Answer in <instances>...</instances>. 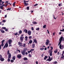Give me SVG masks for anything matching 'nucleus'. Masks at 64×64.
Masks as SVG:
<instances>
[{"instance_id":"nucleus-1","label":"nucleus","mask_w":64,"mask_h":64,"mask_svg":"<svg viewBox=\"0 0 64 64\" xmlns=\"http://www.w3.org/2000/svg\"><path fill=\"white\" fill-rule=\"evenodd\" d=\"M61 43V42H59L58 43V46H59V48L60 49H63L64 48V45H62L60 44Z\"/></svg>"},{"instance_id":"nucleus-17","label":"nucleus","mask_w":64,"mask_h":64,"mask_svg":"<svg viewBox=\"0 0 64 64\" xmlns=\"http://www.w3.org/2000/svg\"><path fill=\"white\" fill-rule=\"evenodd\" d=\"M28 31V30H27L26 29H24V32H25L26 33H27V32Z\"/></svg>"},{"instance_id":"nucleus-4","label":"nucleus","mask_w":64,"mask_h":64,"mask_svg":"<svg viewBox=\"0 0 64 64\" xmlns=\"http://www.w3.org/2000/svg\"><path fill=\"white\" fill-rule=\"evenodd\" d=\"M46 41V42L45 43L46 45H48V44L50 43V41H49V40L47 39Z\"/></svg>"},{"instance_id":"nucleus-31","label":"nucleus","mask_w":64,"mask_h":64,"mask_svg":"<svg viewBox=\"0 0 64 64\" xmlns=\"http://www.w3.org/2000/svg\"><path fill=\"white\" fill-rule=\"evenodd\" d=\"M44 48H40V50H44Z\"/></svg>"},{"instance_id":"nucleus-43","label":"nucleus","mask_w":64,"mask_h":64,"mask_svg":"<svg viewBox=\"0 0 64 64\" xmlns=\"http://www.w3.org/2000/svg\"><path fill=\"white\" fill-rule=\"evenodd\" d=\"M8 62H10V58H8Z\"/></svg>"},{"instance_id":"nucleus-32","label":"nucleus","mask_w":64,"mask_h":64,"mask_svg":"<svg viewBox=\"0 0 64 64\" xmlns=\"http://www.w3.org/2000/svg\"><path fill=\"white\" fill-rule=\"evenodd\" d=\"M32 23L33 24H37V22H32Z\"/></svg>"},{"instance_id":"nucleus-10","label":"nucleus","mask_w":64,"mask_h":64,"mask_svg":"<svg viewBox=\"0 0 64 64\" xmlns=\"http://www.w3.org/2000/svg\"><path fill=\"white\" fill-rule=\"evenodd\" d=\"M21 53L23 55H25V52L24 51H22Z\"/></svg>"},{"instance_id":"nucleus-30","label":"nucleus","mask_w":64,"mask_h":64,"mask_svg":"<svg viewBox=\"0 0 64 64\" xmlns=\"http://www.w3.org/2000/svg\"><path fill=\"white\" fill-rule=\"evenodd\" d=\"M58 6H59L60 7L61 6H62V3H60V4H58Z\"/></svg>"},{"instance_id":"nucleus-24","label":"nucleus","mask_w":64,"mask_h":64,"mask_svg":"<svg viewBox=\"0 0 64 64\" xmlns=\"http://www.w3.org/2000/svg\"><path fill=\"white\" fill-rule=\"evenodd\" d=\"M18 33L20 34H22V30H20L18 32Z\"/></svg>"},{"instance_id":"nucleus-20","label":"nucleus","mask_w":64,"mask_h":64,"mask_svg":"<svg viewBox=\"0 0 64 64\" xmlns=\"http://www.w3.org/2000/svg\"><path fill=\"white\" fill-rule=\"evenodd\" d=\"M0 60H1V61H3L4 60V58H2L0 59Z\"/></svg>"},{"instance_id":"nucleus-22","label":"nucleus","mask_w":64,"mask_h":64,"mask_svg":"<svg viewBox=\"0 0 64 64\" xmlns=\"http://www.w3.org/2000/svg\"><path fill=\"white\" fill-rule=\"evenodd\" d=\"M16 58V56H14L12 57V59L14 60H15V59H16V58Z\"/></svg>"},{"instance_id":"nucleus-6","label":"nucleus","mask_w":64,"mask_h":64,"mask_svg":"<svg viewBox=\"0 0 64 64\" xmlns=\"http://www.w3.org/2000/svg\"><path fill=\"white\" fill-rule=\"evenodd\" d=\"M63 38V37L62 36L60 37V38L59 40L60 41V42H62V41Z\"/></svg>"},{"instance_id":"nucleus-34","label":"nucleus","mask_w":64,"mask_h":64,"mask_svg":"<svg viewBox=\"0 0 64 64\" xmlns=\"http://www.w3.org/2000/svg\"><path fill=\"white\" fill-rule=\"evenodd\" d=\"M2 0H0V5H2L1 3H2Z\"/></svg>"},{"instance_id":"nucleus-40","label":"nucleus","mask_w":64,"mask_h":64,"mask_svg":"<svg viewBox=\"0 0 64 64\" xmlns=\"http://www.w3.org/2000/svg\"><path fill=\"white\" fill-rule=\"evenodd\" d=\"M53 59V58L52 57L51 58L50 60V61L49 62H50L51 60H52Z\"/></svg>"},{"instance_id":"nucleus-36","label":"nucleus","mask_w":64,"mask_h":64,"mask_svg":"<svg viewBox=\"0 0 64 64\" xmlns=\"http://www.w3.org/2000/svg\"><path fill=\"white\" fill-rule=\"evenodd\" d=\"M0 9H3V7L2 6H0Z\"/></svg>"},{"instance_id":"nucleus-47","label":"nucleus","mask_w":64,"mask_h":64,"mask_svg":"<svg viewBox=\"0 0 64 64\" xmlns=\"http://www.w3.org/2000/svg\"><path fill=\"white\" fill-rule=\"evenodd\" d=\"M29 57H32V56L31 55V54H29Z\"/></svg>"},{"instance_id":"nucleus-13","label":"nucleus","mask_w":64,"mask_h":64,"mask_svg":"<svg viewBox=\"0 0 64 64\" xmlns=\"http://www.w3.org/2000/svg\"><path fill=\"white\" fill-rule=\"evenodd\" d=\"M11 42H12V40H8V44H11Z\"/></svg>"},{"instance_id":"nucleus-56","label":"nucleus","mask_w":64,"mask_h":64,"mask_svg":"<svg viewBox=\"0 0 64 64\" xmlns=\"http://www.w3.org/2000/svg\"><path fill=\"white\" fill-rule=\"evenodd\" d=\"M2 5H3L4 3V2H2Z\"/></svg>"},{"instance_id":"nucleus-38","label":"nucleus","mask_w":64,"mask_h":64,"mask_svg":"<svg viewBox=\"0 0 64 64\" xmlns=\"http://www.w3.org/2000/svg\"><path fill=\"white\" fill-rule=\"evenodd\" d=\"M40 29V28H38L36 29V30H37V31H39Z\"/></svg>"},{"instance_id":"nucleus-5","label":"nucleus","mask_w":64,"mask_h":64,"mask_svg":"<svg viewBox=\"0 0 64 64\" xmlns=\"http://www.w3.org/2000/svg\"><path fill=\"white\" fill-rule=\"evenodd\" d=\"M18 45L20 47H22L23 46V45L22 43H21L20 42H18Z\"/></svg>"},{"instance_id":"nucleus-49","label":"nucleus","mask_w":64,"mask_h":64,"mask_svg":"<svg viewBox=\"0 0 64 64\" xmlns=\"http://www.w3.org/2000/svg\"><path fill=\"white\" fill-rule=\"evenodd\" d=\"M1 46H2V47H3V46H4L3 43H2Z\"/></svg>"},{"instance_id":"nucleus-61","label":"nucleus","mask_w":64,"mask_h":64,"mask_svg":"<svg viewBox=\"0 0 64 64\" xmlns=\"http://www.w3.org/2000/svg\"><path fill=\"white\" fill-rule=\"evenodd\" d=\"M36 64H38V62H37V61H36Z\"/></svg>"},{"instance_id":"nucleus-39","label":"nucleus","mask_w":64,"mask_h":64,"mask_svg":"<svg viewBox=\"0 0 64 64\" xmlns=\"http://www.w3.org/2000/svg\"><path fill=\"white\" fill-rule=\"evenodd\" d=\"M53 18H54V19H56V18H57L58 17L57 16L56 17V18L55 17V16H54V15H53Z\"/></svg>"},{"instance_id":"nucleus-52","label":"nucleus","mask_w":64,"mask_h":64,"mask_svg":"<svg viewBox=\"0 0 64 64\" xmlns=\"http://www.w3.org/2000/svg\"><path fill=\"white\" fill-rule=\"evenodd\" d=\"M4 41H5V40H2V43H3V42H4Z\"/></svg>"},{"instance_id":"nucleus-37","label":"nucleus","mask_w":64,"mask_h":64,"mask_svg":"<svg viewBox=\"0 0 64 64\" xmlns=\"http://www.w3.org/2000/svg\"><path fill=\"white\" fill-rule=\"evenodd\" d=\"M11 8H8V9H6V10H11Z\"/></svg>"},{"instance_id":"nucleus-54","label":"nucleus","mask_w":64,"mask_h":64,"mask_svg":"<svg viewBox=\"0 0 64 64\" xmlns=\"http://www.w3.org/2000/svg\"><path fill=\"white\" fill-rule=\"evenodd\" d=\"M57 62L56 61L54 62V64H57Z\"/></svg>"},{"instance_id":"nucleus-57","label":"nucleus","mask_w":64,"mask_h":64,"mask_svg":"<svg viewBox=\"0 0 64 64\" xmlns=\"http://www.w3.org/2000/svg\"><path fill=\"white\" fill-rule=\"evenodd\" d=\"M2 55H1V54H0V59L2 58Z\"/></svg>"},{"instance_id":"nucleus-14","label":"nucleus","mask_w":64,"mask_h":64,"mask_svg":"<svg viewBox=\"0 0 64 64\" xmlns=\"http://www.w3.org/2000/svg\"><path fill=\"white\" fill-rule=\"evenodd\" d=\"M50 56H52V51H50Z\"/></svg>"},{"instance_id":"nucleus-46","label":"nucleus","mask_w":64,"mask_h":64,"mask_svg":"<svg viewBox=\"0 0 64 64\" xmlns=\"http://www.w3.org/2000/svg\"><path fill=\"white\" fill-rule=\"evenodd\" d=\"M5 31H6V32H7V31H8V29L6 28V29L5 30Z\"/></svg>"},{"instance_id":"nucleus-63","label":"nucleus","mask_w":64,"mask_h":64,"mask_svg":"<svg viewBox=\"0 0 64 64\" xmlns=\"http://www.w3.org/2000/svg\"><path fill=\"white\" fill-rule=\"evenodd\" d=\"M47 48H44V50H47Z\"/></svg>"},{"instance_id":"nucleus-11","label":"nucleus","mask_w":64,"mask_h":64,"mask_svg":"<svg viewBox=\"0 0 64 64\" xmlns=\"http://www.w3.org/2000/svg\"><path fill=\"white\" fill-rule=\"evenodd\" d=\"M0 31H1V32L2 33H5V31L3 30H2V28L0 29Z\"/></svg>"},{"instance_id":"nucleus-48","label":"nucleus","mask_w":64,"mask_h":64,"mask_svg":"<svg viewBox=\"0 0 64 64\" xmlns=\"http://www.w3.org/2000/svg\"><path fill=\"white\" fill-rule=\"evenodd\" d=\"M32 38V36H30L28 37L29 39H31V38Z\"/></svg>"},{"instance_id":"nucleus-59","label":"nucleus","mask_w":64,"mask_h":64,"mask_svg":"<svg viewBox=\"0 0 64 64\" xmlns=\"http://www.w3.org/2000/svg\"><path fill=\"white\" fill-rule=\"evenodd\" d=\"M2 22H4H4H5V20H3L2 21Z\"/></svg>"},{"instance_id":"nucleus-28","label":"nucleus","mask_w":64,"mask_h":64,"mask_svg":"<svg viewBox=\"0 0 64 64\" xmlns=\"http://www.w3.org/2000/svg\"><path fill=\"white\" fill-rule=\"evenodd\" d=\"M22 46L23 47H26V44L24 43L23 45H22Z\"/></svg>"},{"instance_id":"nucleus-3","label":"nucleus","mask_w":64,"mask_h":64,"mask_svg":"<svg viewBox=\"0 0 64 64\" xmlns=\"http://www.w3.org/2000/svg\"><path fill=\"white\" fill-rule=\"evenodd\" d=\"M8 46V42H7L6 43L4 46L3 49H5L6 47V48H7Z\"/></svg>"},{"instance_id":"nucleus-45","label":"nucleus","mask_w":64,"mask_h":64,"mask_svg":"<svg viewBox=\"0 0 64 64\" xmlns=\"http://www.w3.org/2000/svg\"><path fill=\"white\" fill-rule=\"evenodd\" d=\"M61 58L62 59H63H63H64V55L63 56H61Z\"/></svg>"},{"instance_id":"nucleus-25","label":"nucleus","mask_w":64,"mask_h":64,"mask_svg":"<svg viewBox=\"0 0 64 64\" xmlns=\"http://www.w3.org/2000/svg\"><path fill=\"white\" fill-rule=\"evenodd\" d=\"M26 50H27V48H24L22 51H24V52H26Z\"/></svg>"},{"instance_id":"nucleus-51","label":"nucleus","mask_w":64,"mask_h":64,"mask_svg":"<svg viewBox=\"0 0 64 64\" xmlns=\"http://www.w3.org/2000/svg\"><path fill=\"white\" fill-rule=\"evenodd\" d=\"M38 5V4H35L34 5V6H37Z\"/></svg>"},{"instance_id":"nucleus-33","label":"nucleus","mask_w":64,"mask_h":64,"mask_svg":"<svg viewBox=\"0 0 64 64\" xmlns=\"http://www.w3.org/2000/svg\"><path fill=\"white\" fill-rule=\"evenodd\" d=\"M7 54L8 55H9V53H10V51H9V50H8V51L7 52Z\"/></svg>"},{"instance_id":"nucleus-62","label":"nucleus","mask_w":64,"mask_h":64,"mask_svg":"<svg viewBox=\"0 0 64 64\" xmlns=\"http://www.w3.org/2000/svg\"><path fill=\"white\" fill-rule=\"evenodd\" d=\"M17 51H18L19 53L20 52V50H17Z\"/></svg>"},{"instance_id":"nucleus-35","label":"nucleus","mask_w":64,"mask_h":64,"mask_svg":"<svg viewBox=\"0 0 64 64\" xmlns=\"http://www.w3.org/2000/svg\"><path fill=\"white\" fill-rule=\"evenodd\" d=\"M26 8L27 10H29V6H27L26 7Z\"/></svg>"},{"instance_id":"nucleus-44","label":"nucleus","mask_w":64,"mask_h":64,"mask_svg":"<svg viewBox=\"0 0 64 64\" xmlns=\"http://www.w3.org/2000/svg\"><path fill=\"white\" fill-rule=\"evenodd\" d=\"M10 62L12 63H13V62H14V60H10Z\"/></svg>"},{"instance_id":"nucleus-58","label":"nucleus","mask_w":64,"mask_h":64,"mask_svg":"<svg viewBox=\"0 0 64 64\" xmlns=\"http://www.w3.org/2000/svg\"><path fill=\"white\" fill-rule=\"evenodd\" d=\"M31 30H34V28H33V27H32L31 28Z\"/></svg>"},{"instance_id":"nucleus-53","label":"nucleus","mask_w":64,"mask_h":64,"mask_svg":"<svg viewBox=\"0 0 64 64\" xmlns=\"http://www.w3.org/2000/svg\"><path fill=\"white\" fill-rule=\"evenodd\" d=\"M25 54H26V55H28V52H25Z\"/></svg>"},{"instance_id":"nucleus-27","label":"nucleus","mask_w":64,"mask_h":64,"mask_svg":"<svg viewBox=\"0 0 64 64\" xmlns=\"http://www.w3.org/2000/svg\"><path fill=\"white\" fill-rule=\"evenodd\" d=\"M15 4H16V2H14L13 3V6L15 7Z\"/></svg>"},{"instance_id":"nucleus-55","label":"nucleus","mask_w":64,"mask_h":64,"mask_svg":"<svg viewBox=\"0 0 64 64\" xmlns=\"http://www.w3.org/2000/svg\"><path fill=\"white\" fill-rule=\"evenodd\" d=\"M60 31H64V29H63H63H62V30H60Z\"/></svg>"},{"instance_id":"nucleus-42","label":"nucleus","mask_w":64,"mask_h":64,"mask_svg":"<svg viewBox=\"0 0 64 64\" xmlns=\"http://www.w3.org/2000/svg\"><path fill=\"white\" fill-rule=\"evenodd\" d=\"M14 35H15V36L16 35H18V32H16V33H14Z\"/></svg>"},{"instance_id":"nucleus-50","label":"nucleus","mask_w":64,"mask_h":64,"mask_svg":"<svg viewBox=\"0 0 64 64\" xmlns=\"http://www.w3.org/2000/svg\"><path fill=\"white\" fill-rule=\"evenodd\" d=\"M2 28L5 30V29H6V28L5 27H2Z\"/></svg>"},{"instance_id":"nucleus-9","label":"nucleus","mask_w":64,"mask_h":64,"mask_svg":"<svg viewBox=\"0 0 64 64\" xmlns=\"http://www.w3.org/2000/svg\"><path fill=\"white\" fill-rule=\"evenodd\" d=\"M28 33L29 36L31 35V31H30V30H28Z\"/></svg>"},{"instance_id":"nucleus-18","label":"nucleus","mask_w":64,"mask_h":64,"mask_svg":"<svg viewBox=\"0 0 64 64\" xmlns=\"http://www.w3.org/2000/svg\"><path fill=\"white\" fill-rule=\"evenodd\" d=\"M11 54L10 53L9 54L8 58H11Z\"/></svg>"},{"instance_id":"nucleus-41","label":"nucleus","mask_w":64,"mask_h":64,"mask_svg":"<svg viewBox=\"0 0 64 64\" xmlns=\"http://www.w3.org/2000/svg\"><path fill=\"white\" fill-rule=\"evenodd\" d=\"M46 24H45L43 26V27L44 28H45V27H46Z\"/></svg>"},{"instance_id":"nucleus-7","label":"nucleus","mask_w":64,"mask_h":64,"mask_svg":"<svg viewBox=\"0 0 64 64\" xmlns=\"http://www.w3.org/2000/svg\"><path fill=\"white\" fill-rule=\"evenodd\" d=\"M20 55H21V54H19L17 55V58H18V59H20V58H21V57H22V56Z\"/></svg>"},{"instance_id":"nucleus-15","label":"nucleus","mask_w":64,"mask_h":64,"mask_svg":"<svg viewBox=\"0 0 64 64\" xmlns=\"http://www.w3.org/2000/svg\"><path fill=\"white\" fill-rule=\"evenodd\" d=\"M25 41H27V40H28V37H27V36H25Z\"/></svg>"},{"instance_id":"nucleus-60","label":"nucleus","mask_w":64,"mask_h":64,"mask_svg":"<svg viewBox=\"0 0 64 64\" xmlns=\"http://www.w3.org/2000/svg\"><path fill=\"white\" fill-rule=\"evenodd\" d=\"M47 31L48 32V34H49V32L48 30H47Z\"/></svg>"},{"instance_id":"nucleus-8","label":"nucleus","mask_w":64,"mask_h":64,"mask_svg":"<svg viewBox=\"0 0 64 64\" xmlns=\"http://www.w3.org/2000/svg\"><path fill=\"white\" fill-rule=\"evenodd\" d=\"M24 38V37L23 36H21L20 37V40H21V41L22 42L23 41V39Z\"/></svg>"},{"instance_id":"nucleus-64","label":"nucleus","mask_w":64,"mask_h":64,"mask_svg":"<svg viewBox=\"0 0 64 64\" xmlns=\"http://www.w3.org/2000/svg\"><path fill=\"white\" fill-rule=\"evenodd\" d=\"M31 51H34V49H31V50H30Z\"/></svg>"},{"instance_id":"nucleus-21","label":"nucleus","mask_w":64,"mask_h":64,"mask_svg":"<svg viewBox=\"0 0 64 64\" xmlns=\"http://www.w3.org/2000/svg\"><path fill=\"white\" fill-rule=\"evenodd\" d=\"M58 52V50H57V49H56V50H55L54 51V52L55 53H57Z\"/></svg>"},{"instance_id":"nucleus-29","label":"nucleus","mask_w":64,"mask_h":64,"mask_svg":"<svg viewBox=\"0 0 64 64\" xmlns=\"http://www.w3.org/2000/svg\"><path fill=\"white\" fill-rule=\"evenodd\" d=\"M32 40H30L29 41V43L30 44H32Z\"/></svg>"},{"instance_id":"nucleus-26","label":"nucleus","mask_w":64,"mask_h":64,"mask_svg":"<svg viewBox=\"0 0 64 64\" xmlns=\"http://www.w3.org/2000/svg\"><path fill=\"white\" fill-rule=\"evenodd\" d=\"M48 58V56H45L44 58V60H46V58Z\"/></svg>"},{"instance_id":"nucleus-2","label":"nucleus","mask_w":64,"mask_h":64,"mask_svg":"<svg viewBox=\"0 0 64 64\" xmlns=\"http://www.w3.org/2000/svg\"><path fill=\"white\" fill-rule=\"evenodd\" d=\"M29 0H28V1H26V0H23V3H24V5L25 6H27L28 5V3H26V2H29Z\"/></svg>"},{"instance_id":"nucleus-12","label":"nucleus","mask_w":64,"mask_h":64,"mask_svg":"<svg viewBox=\"0 0 64 64\" xmlns=\"http://www.w3.org/2000/svg\"><path fill=\"white\" fill-rule=\"evenodd\" d=\"M34 41L33 42V43H37V41L36 40V39L35 38L34 39Z\"/></svg>"},{"instance_id":"nucleus-19","label":"nucleus","mask_w":64,"mask_h":64,"mask_svg":"<svg viewBox=\"0 0 64 64\" xmlns=\"http://www.w3.org/2000/svg\"><path fill=\"white\" fill-rule=\"evenodd\" d=\"M35 44H33L32 45V48H34V47H35Z\"/></svg>"},{"instance_id":"nucleus-23","label":"nucleus","mask_w":64,"mask_h":64,"mask_svg":"<svg viewBox=\"0 0 64 64\" xmlns=\"http://www.w3.org/2000/svg\"><path fill=\"white\" fill-rule=\"evenodd\" d=\"M24 61H26V60H28V59L27 58L24 57Z\"/></svg>"},{"instance_id":"nucleus-16","label":"nucleus","mask_w":64,"mask_h":64,"mask_svg":"<svg viewBox=\"0 0 64 64\" xmlns=\"http://www.w3.org/2000/svg\"><path fill=\"white\" fill-rule=\"evenodd\" d=\"M48 59H47L46 60V61H48L49 62V61H50V56H48Z\"/></svg>"}]
</instances>
